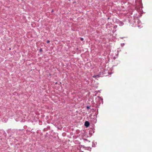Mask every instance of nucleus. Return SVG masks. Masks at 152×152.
Masks as SVG:
<instances>
[{
  "label": "nucleus",
  "instance_id": "f257e3e1",
  "mask_svg": "<svg viewBox=\"0 0 152 152\" xmlns=\"http://www.w3.org/2000/svg\"><path fill=\"white\" fill-rule=\"evenodd\" d=\"M139 16V15L138 16H137V15H134L133 16V18L131 17L132 19L130 20H129V22L131 23H133V24L134 23H135L136 22H137V24H139L140 23V21L138 19V16Z\"/></svg>",
  "mask_w": 152,
  "mask_h": 152
},
{
  "label": "nucleus",
  "instance_id": "f03ea898",
  "mask_svg": "<svg viewBox=\"0 0 152 152\" xmlns=\"http://www.w3.org/2000/svg\"><path fill=\"white\" fill-rule=\"evenodd\" d=\"M94 118H91L90 119L91 122L93 124L96 123L97 121L96 118L97 117L96 116H95V115H94Z\"/></svg>",
  "mask_w": 152,
  "mask_h": 152
},
{
  "label": "nucleus",
  "instance_id": "7ed1b4c3",
  "mask_svg": "<svg viewBox=\"0 0 152 152\" xmlns=\"http://www.w3.org/2000/svg\"><path fill=\"white\" fill-rule=\"evenodd\" d=\"M90 125V124L88 121H86L85 123V125L86 126L88 127Z\"/></svg>",
  "mask_w": 152,
  "mask_h": 152
},
{
  "label": "nucleus",
  "instance_id": "20e7f679",
  "mask_svg": "<svg viewBox=\"0 0 152 152\" xmlns=\"http://www.w3.org/2000/svg\"><path fill=\"white\" fill-rule=\"evenodd\" d=\"M119 24L120 26H122L124 25V23L120 21L119 23Z\"/></svg>",
  "mask_w": 152,
  "mask_h": 152
},
{
  "label": "nucleus",
  "instance_id": "39448f33",
  "mask_svg": "<svg viewBox=\"0 0 152 152\" xmlns=\"http://www.w3.org/2000/svg\"><path fill=\"white\" fill-rule=\"evenodd\" d=\"M97 111H98V109L97 110ZM98 114V111H97L96 112V113H95V115H95V116H97V115Z\"/></svg>",
  "mask_w": 152,
  "mask_h": 152
},
{
  "label": "nucleus",
  "instance_id": "423d86ee",
  "mask_svg": "<svg viewBox=\"0 0 152 152\" xmlns=\"http://www.w3.org/2000/svg\"><path fill=\"white\" fill-rule=\"evenodd\" d=\"M117 26L115 25V26H114L113 28H114V29H115V28H117Z\"/></svg>",
  "mask_w": 152,
  "mask_h": 152
},
{
  "label": "nucleus",
  "instance_id": "0eeeda50",
  "mask_svg": "<svg viewBox=\"0 0 152 152\" xmlns=\"http://www.w3.org/2000/svg\"><path fill=\"white\" fill-rule=\"evenodd\" d=\"M39 51L40 52H42V48H40L39 49Z\"/></svg>",
  "mask_w": 152,
  "mask_h": 152
},
{
  "label": "nucleus",
  "instance_id": "6e6552de",
  "mask_svg": "<svg viewBox=\"0 0 152 152\" xmlns=\"http://www.w3.org/2000/svg\"><path fill=\"white\" fill-rule=\"evenodd\" d=\"M86 108L88 109H90V107L89 106H87L86 107Z\"/></svg>",
  "mask_w": 152,
  "mask_h": 152
},
{
  "label": "nucleus",
  "instance_id": "1a4fd4ad",
  "mask_svg": "<svg viewBox=\"0 0 152 152\" xmlns=\"http://www.w3.org/2000/svg\"><path fill=\"white\" fill-rule=\"evenodd\" d=\"M124 43L121 44V46L123 47L124 46Z\"/></svg>",
  "mask_w": 152,
  "mask_h": 152
},
{
  "label": "nucleus",
  "instance_id": "9d476101",
  "mask_svg": "<svg viewBox=\"0 0 152 152\" xmlns=\"http://www.w3.org/2000/svg\"><path fill=\"white\" fill-rule=\"evenodd\" d=\"M46 42L47 43H48L50 42V41L49 40H48Z\"/></svg>",
  "mask_w": 152,
  "mask_h": 152
},
{
  "label": "nucleus",
  "instance_id": "9b49d317",
  "mask_svg": "<svg viewBox=\"0 0 152 152\" xmlns=\"http://www.w3.org/2000/svg\"><path fill=\"white\" fill-rule=\"evenodd\" d=\"M80 40L81 41H83V38H80Z\"/></svg>",
  "mask_w": 152,
  "mask_h": 152
},
{
  "label": "nucleus",
  "instance_id": "f8f14e48",
  "mask_svg": "<svg viewBox=\"0 0 152 152\" xmlns=\"http://www.w3.org/2000/svg\"><path fill=\"white\" fill-rule=\"evenodd\" d=\"M3 132H4V134H6V132H5L4 131H3Z\"/></svg>",
  "mask_w": 152,
  "mask_h": 152
},
{
  "label": "nucleus",
  "instance_id": "ddd939ff",
  "mask_svg": "<svg viewBox=\"0 0 152 152\" xmlns=\"http://www.w3.org/2000/svg\"><path fill=\"white\" fill-rule=\"evenodd\" d=\"M53 12V10H52L51 11V12Z\"/></svg>",
  "mask_w": 152,
  "mask_h": 152
},
{
  "label": "nucleus",
  "instance_id": "4468645a",
  "mask_svg": "<svg viewBox=\"0 0 152 152\" xmlns=\"http://www.w3.org/2000/svg\"><path fill=\"white\" fill-rule=\"evenodd\" d=\"M109 19V18H108V19Z\"/></svg>",
  "mask_w": 152,
  "mask_h": 152
},
{
  "label": "nucleus",
  "instance_id": "2eb2a0df",
  "mask_svg": "<svg viewBox=\"0 0 152 152\" xmlns=\"http://www.w3.org/2000/svg\"><path fill=\"white\" fill-rule=\"evenodd\" d=\"M138 27H140V26H138Z\"/></svg>",
  "mask_w": 152,
  "mask_h": 152
},
{
  "label": "nucleus",
  "instance_id": "dca6fc26",
  "mask_svg": "<svg viewBox=\"0 0 152 152\" xmlns=\"http://www.w3.org/2000/svg\"><path fill=\"white\" fill-rule=\"evenodd\" d=\"M56 84H57V82H56Z\"/></svg>",
  "mask_w": 152,
  "mask_h": 152
}]
</instances>
